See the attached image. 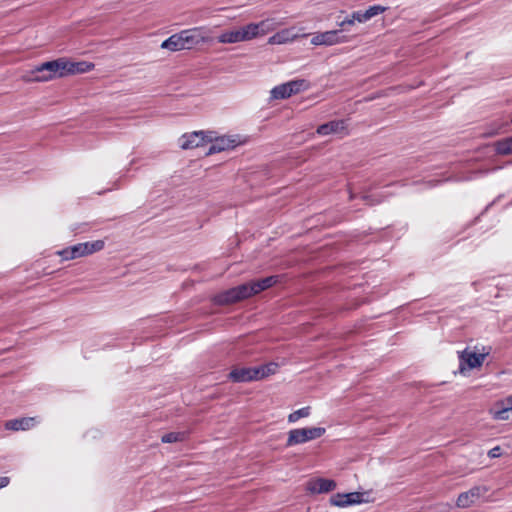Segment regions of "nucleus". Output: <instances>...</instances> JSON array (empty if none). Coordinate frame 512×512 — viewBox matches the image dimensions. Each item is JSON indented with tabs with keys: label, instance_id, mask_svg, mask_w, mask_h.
<instances>
[{
	"label": "nucleus",
	"instance_id": "obj_9",
	"mask_svg": "<svg viewBox=\"0 0 512 512\" xmlns=\"http://www.w3.org/2000/svg\"><path fill=\"white\" fill-rule=\"evenodd\" d=\"M485 357V353H475L466 348L459 353L460 371L463 373L466 368L470 370L480 367L483 364Z\"/></svg>",
	"mask_w": 512,
	"mask_h": 512
},
{
	"label": "nucleus",
	"instance_id": "obj_28",
	"mask_svg": "<svg viewBox=\"0 0 512 512\" xmlns=\"http://www.w3.org/2000/svg\"><path fill=\"white\" fill-rule=\"evenodd\" d=\"M387 10V7L381 6V5H372L368 9H366V15L369 19L385 12Z\"/></svg>",
	"mask_w": 512,
	"mask_h": 512
},
{
	"label": "nucleus",
	"instance_id": "obj_8",
	"mask_svg": "<svg viewBox=\"0 0 512 512\" xmlns=\"http://www.w3.org/2000/svg\"><path fill=\"white\" fill-rule=\"evenodd\" d=\"M179 34L181 35L184 50L193 49L209 41V37L206 35V31L203 27L182 30Z\"/></svg>",
	"mask_w": 512,
	"mask_h": 512
},
{
	"label": "nucleus",
	"instance_id": "obj_37",
	"mask_svg": "<svg viewBox=\"0 0 512 512\" xmlns=\"http://www.w3.org/2000/svg\"><path fill=\"white\" fill-rule=\"evenodd\" d=\"M47 72H39V75H46Z\"/></svg>",
	"mask_w": 512,
	"mask_h": 512
},
{
	"label": "nucleus",
	"instance_id": "obj_4",
	"mask_svg": "<svg viewBox=\"0 0 512 512\" xmlns=\"http://www.w3.org/2000/svg\"><path fill=\"white\" fill-rule=\"evenodd\" d=\"M259 30V24L250 23L239 29L223 32L218 37V42L231 44L251 40L259 35Z\"/></svg>",
	"mask_w": 512,
	"mask_h": 512
},
{
	"label": "nucleus",
	"instance_id": "obj_7",
	"mask_svg": "<svg viewBox=\"0 0 512 512\" xmlns=\"http://www.w3.org/2000/svg\"><path fill=\"white\" fill-rule=\"evenodd\" d=\"M214 131H194L190 134H184L180 138V147L184 150L198 148L209 144L213 140Z\"/></svg>",
	"mask_w": 512,
	"mask_h": 512
},
{
	"label": "nucleus",
	"instance_id": "obj_23",
	"mask_svg": "<svg viewBox=\"0 0 512 512\" xmlns=\"http://www.w3.org/2000/svg\"><path fill=\"white\" fill-rule=\"evenodd\" d=\"M291 95L287 83H283L280 85L275 86L271 90V98L272 99H286L289 98Z\"/></svg>",
	"mask_w": 512,
	"mask_h": 512
},
{
	"label": "nucleus",
	"instance_id": "obj_34",
	"mask_svg": "<svg viewBox=\"0 0 512 512\" xmlns=\"http://www.w3.org/2000/svg\"><path fill=\"white\" fill-rule=\"evenodd\" d=\"M506 402H507L506 407L511 411L512 410V396L507 397Z\"/></svg>",
	"mask_w": 512,
	"mask_h": 512
},
{
	"label": "nucleus",
	"instance_id": "obj_30",
	"mask_svg": "<svg viewBox=\"0 0 512 512\" xmlns=\"http://www.w3.org/2000/svg\"><path fill=\"white\" fill-rule=\"evenodd\" d=\"M509 411L510 410L507 407H503L502 409L495 410L493 412V417L496 420H507L509 417L508 416Z\"/></svg>",
	"mask_w": 512,
	"mask_h": 512
},
{
	"label": "nucleus",
	"instance_id": "obj_26",
	"mask_svg": "<svg viewBox=\"0 0 512 512\" xmlns=\"http://www.w3.org/2000/svg\"><path fill=\"white\" fill-rule=\"evenodd\" d=\"M310 413H311L310 406L302 407L301 409H298L288 415V422L295 423L300 418L308 417L310 415Z\"/></svg>",
	"mask_w": 512,
	"mask_h": 512
},
{
	"label": "nucleus",
	"instance_id": "obj_24",
	"mask_svg": "<svg viewBox=\"0 0 512 512\" xmlns=\"http://www.w3.org/2000/svg\"><path fill=\"white\" fill-rule=\"evenodd\" d=\"M291 95L297 94L308 88V83L304 79L291 80L286 82Z\"/></svg>",
	"mask_w": 512,
	"mask_h": 512
},
{
	"label": "nucleus",
	"instance_id": "obj_25",
	"mask_svg": "<svg viewBox=\"0 0 512 512\" xmlns=\"http://www.w3.org/2000/svg\"><path fill=\"white\" fill-rule=\"evenodd\" d=\"M496 151L500 155L512 154V136L498 141L496 144Z\"/></svg>",
	"mask_w": 512,
	"mask_h": 512
},
{
	"label": "nucleus",
	"instance_id": "obj_18",
	"mask_svg": "<svg viewBox=\"0 0 512 512\" xmlns=\"http://www.w3.org/2000/svg\"><path fill=\"white\" fill-rule=\"evenodd\" d=\"M279 368L275 362H269L258 367H253V376L255 381L262 380L270 375H274Z\"/></svg>",
	"mask_w": 512,
	"mask_h": 512
},
{
	"label": "nucleus",
	"instance_id": "obj_27",
	"mask_svg": "<svg viewBox=\"0 0 512 512\" xmlns=\"http://www.w3.org/2000/svg\"><path fill=\"white\" fill-rule=\"evenodd\" d=\"M186 439V433L185 432H170L167 434H164L161 437V441L163 443H175V442H181Z\"/></svg>",
	"mask_w": 512,
	"mask_h": 512
},
{
	"label": "nucleus",
	"instance_id": "obj_1",
	"mask_svg": "<svg viewBox=\"0 0 512 512\" xmlns=\"http://www.w3.org/2000/svg\"><path fill=\"white\" fill-rule=\"evenodd\" d=\"M65 76H67L65 58H58L35 66L23 78L26 82H47Z\"/></svg>",
	"mask_w": 512,
	"mask_h": 512
},
{
	"label": "nucleus",
	"instance_id": "obj_14",
	"mask_svg": "<svg viewBox=\"0 0 512 512\" xmlns=\"http://www.w3.org/2000/svg\"><path fill=\"white\" fill-rule=\"evenodd\" d=\"M370 19L366 15V11L358 10L353 11L351 14L346 15L343 19H341V16L339 15L337 17V27H346L349 28L353 26L356 22L358 23H365L369 21Z\"/></svg>",
	"mask_w": 512,
	"mask_h": 512
},
{
	"label": "nucleus",
	"instance_id": "obj_20",
	"mask_svg": "<svg viewBox=\"0 0 512 512\" xmlns=\"http://www.w3.org/2000/svg\"><path fill=\"white\" fill-rule=\"evenodd\" d=\"M280 282V276L279 275H272L265 278H262L260 280L251 281L253 290H255V295L267 290L268 288L273 287L277 283Z\"/></svg>",
	"mask_w": 512,
	"mask_h": 512
},
{
	"label": "nucleus",
	"instance_id": "obj_36",
	"mask_svg": "<svg viewBox=\"0 0 512 512\" xmlns=\"http://www.w3.org/2000/svg\"><path fill=\"white\" fill-rule=\"evenodd\" d=\"M493 203H490L489 205L486 206L485 208V211L489 209V207L492 205Z\"/></svg>",
	"mask_w": 512,
	"mask_h": 512
},
{
	"label": "nucleus",
	"instance_id": "obj_3",
	"mask_svg": "<svg viewBox=\"0 0 512 512\" xmlns=\"http://www.w3.org/2000/svg\"><path fill=\"white\" fill-rule=\"evenodd\" d=\"M103 240L78 243L58 252L63 260H72L98 252L104 248Z\"/></svg>",
	"mask_w": 512,
	"mask_h": 512
},
{
	"label": "nucleus",
	"instance_id": "obj_10",
	"mask_svg": "<svg viewBox=\"0 0 512 512\" xmlns=\"http://www.w3.org/2000/svg\"><path fill=\"white\" fill-rule=\"evenodd\" d=\"M488 492L485 486H474L468 491L459 494L456 505L462 508H468L473 505L478 499Z\"/></svg>",
	"mask_w": 512,
	"mask_h": 512
},
{
	"label": "nucleus",
	"instance_id": "obj_6",
	"mask_svg": "<svg viewBox=\"0 0 512 512\" xmlns=\"http://www.w3.org/2000/svg\"><path fill=\"white\" fill-rule=\"evenodd\" d=\"M244 143H246V139L240 135H224L216 137L215 134H213V140L209 142L210 146L205 154L211 155L222 151L231 150Z\"/></svg>",
	"mask_w": 512,
	"mask_h": 512
},
{
	"label": "nucleus",
	"instance_id": "obj_35",
	"mask_svg": "<svg viewBox=\"0 0 512 512\" xmlns=\"http://www.w3.org/2000/svg\"><path fill=\"white\" fill-rule=\"evenodd\" d=\"M354 198H355V195L352 192H350V199L352 200Z\"/></svg>",
	"mask_w": 512,
	"mask_h": 512
},
{
	"label": "nucleus",
	"instance_id": "obj_21",
	"mask_svg": "<svg viewBox=\"0 0 512 512\" xmlns=\"http://www.w3.org/2000/svg\"><path fill=\"white\" fill-rule=\"evenodd\" d=\"M161 48L170 50V51H180L184 50L182 45L181 35L179 33L171 35L169 38L164 40L161 44Z\"/></svg>",
	"mask_w": 512,
	"mask_h": 512
},
{
	"label": "nucleus",
	"instance_id": "obj_22",
	"mask_svg": "<svg viewBox=\"0 0 512 512\" xmlns=\"http://www.w3.org/2000/svg\"><path fill=\"white\" fill-rule=\"evenodd\" d=\"M253 289L254 288L251 282L244 283L235 287V291L240 301L255 295V290Z\"/></svg>",
	"mask_w": 512,
	"mask_h": 512
},
{
	"label": "nucleus",
	"instance_id": "obj_13",
	"mask_svg": "<svg viewBox=\"0 0 512 512\" xmlns=\"http://www.w3.org/2000/svg\"><path fill=\"white\" fill-rule=\"evenodd\" d=\"M336 488V482L332 479L316 478L308 481L306 489L313 494L327 493Z\"/></svg>",
	"mask_w": 512,
	"mask_h": 512
},
{
	"label": "nucleus",
	"instance_id": "obj_16",
	"mask_svg": "<svg viewBox=\"0 0 512 512\" xmlns=\"http://www.w3.org/2000/svg\"><path fill=\"white\" fill-rule=\"evenodd\" d=\"M36 423L34 417L16 418L6 421L5 428L12 431H25L33 428Z\"/></svg>",
	"mask_w": 512,
	"mask_h": 512
},
{
	"label": "nucleus",
	"instance_id": "obj_33",
	"mask_svg": "<svg viewBox=\"0 0 512 512\" xmlns=\"http://www.w3.org/2000/svg\"><path fill=\"white\" fill-rule=\"evenodd\" d=\"M9 483H10L9 477H6V476L0 477V489L8 486Z\"/></svg>",
	"mask_w": 512,
	"mask_h": 512
},
{
	"label": "nucleus",
	"instance_id": "obj_15",
	"mask_svg": "<svg viewBox=\"0 0 512 512\" xmlns=\"http://www.w3.org/2000/svg\"><path fill=\"white\" fill-rule=\"evenodd\" d=\"M228 378L234 383H245L255 381L253 376V367H236L233 368Z\"/></svg>",
	"mask_w": 512,
	"mask_h": 512
},
{
	"label": "nucleus",
	"instance_id": "obj_19",
	"mask_svg": "<svg viewBox=\"0 0 512 512\" xmlns=\"http://www.w3.org/2000/svg\"><path fill=\"white\" fill-rule=\"evenodd\" d=\"M65 66L67 69V76L73 74L86 73L94 68V64L87 61L70 62L65 59Z\"/></svg>",
	"mask_w": 512,
	"mask_h": 512
},
{
	"label": "nucleus",
	"instance_id": "obj_11",
	"mask_svg": "<svg viewBox=\"0 0 512 512\" xmlns=\"http://www.w3.org/2000/svg\"><path fill=\"white\" fill-rule=\"evenodd\" d=\"M363 502V493L350 492L346 494L336 493L331 496L330 503L337 507H347L355 504H361Z\"/></svg>",
	"mask_w": 512,
	"mask_h": 512
},
{
	"label": "nucleus",
	"instance_id": "obj_12",
	"mask_svg": "<svg viewBox=\"0 0 512 512\" xmlns=\"http://www.w3.org/2000/svg\"><path fill=\"white\" fill-rule=\"evenodd\" d=\"M316 132L319 135L326 136L330 134L347 135V121L344 119L332 120L319 125Z\"/></svg>",
	"mask_w": 512,
	"mask_h": 512
},
{
	"label": "nucleus",
	"instance_id": "obj_32",
	"mask_svg": "<svg viewBox=\"0 0 512 512\" xmlns=\"http://www.w3.org/2000/svg\"><path fill=\"white\" fill-rule=\"evenodd\" d=\"M361 199L364 200L369 205H375V204L380 203V200L379 199L375 200L372 195L363 194L361 196Z\"/></svg>",
	"mask_w": 512,
	"mask_h": 512
},
{
	"label": "nucleus",
	"instance_id": "obj_29",
	"mask_svg": "<svg viewBox=\"0 0 512 512\" xmlns=\"http://www.w3.org/2000/svg\"><path fill=\"white\" fill-rule=\"evenodd\" d=\"M288 31H281L270 37L269 42L273 44H282L288 40Z\"/></svg>",
	"mask_w": 512,
	"mask_h": 512
},
{
	"label": "nucleus",
	"instance_id": "obj_5",
	"mask_svg": "<svg viewBox=\"0 0 512 512\" xmlns=\"http://www.w3.org/2000/svg\"><path fill=\"white\" fill-rule=\"evenodd\" d=\"M326 429L323 427H309V428H298L292 429L288 432V438L286 441L287 447L303 444L308 441L318 439L323 436Z\"/></svg>",
	"mask_w": 512,
	"mask_h": 512
},
{
	"label": "nucleus",
	"instance_id": "obj_2",
	"mask_svg": "<svg viewBox=\"0 0 512 512\" xmlns=\"http://www.w3.org/2000/svg\"><path fill=\"white\" fill-rule=\"evenodd\" d=\"M348 31L349 28L338 27V29L318 32L313 35L311 44L314 46H333L348 43L351 41V37L344 34Z\"/></svg>",
	"mask_w": 512,
	"mask_h": 512
},
{
	"label": "nucleus",
	"instance_id": "obj_31",
	"mask_svg": "<svg viewBox=\"0 0 512 512\" xmlns=\"http://www.w3.org/2000/svg\"><path fill=\"white\" fill-rule=\"evenodd\" d=\"M501 454H502V449L500 446L493 447L492 449H490L488 451V456L490 458H498L501 456Z\"/></svg>",
	"mask_w": 512,
	"mask_h": 512
},
{
	"label": "nucleus",
	"instance_id": "obj_17",
	"mask_svg": "<svg viewBox=\"0 0 512 512\" xmlns=\"http://www.w3.org/2000/svg\"><path fill=\"white\" fill-rule=\"evenodd\" d=\"M239 301L240 300L235 291V287H232L223 292H220L213 297V302L216 305H221V306L233 304V303H236Z\"/></svg>",
	"mask_w": 512,
	"mask_h": 512
}]
</instances>
